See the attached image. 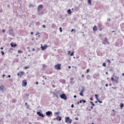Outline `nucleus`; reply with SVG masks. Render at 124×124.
<instances>
[{"label": "nucleus", "instance_id": "nucleus-1", "mask_svg": "<svg viewBox=\"0 0 124 124\" xmlns=\"http://www.w3.org/2000/svg\"><path fill=\"white\" fill-rule=\"evenodd\" d=\"M52 94H53V97H57V98H59V96H60V91H58L57 92H52Z\"/></svg>", "mask_w": 124, "mask_h": 124}, {"label": "nucleus", "instance_id": "nucleus-2", "mask_svg": "<svg viewBox=\"0 0 124 124\" xmlns=\"http://www.w3.org/2000/svg\"><path fill=\"white\" fill-rule=\"evenodd\" d=\"M65 123H68V124H71L72 123V119H70L69 117H65Z\"/></svg>", "mask_w": 124, "mask_h": 124}, {"label": "nucleus", "instance_id": "nucleus-3", "mask_svg": "<svg viewBox=\"0 0 124 124\" xmlns=\"http://www.w3.org/2000/svg\"><path fill=\"white\" fill-rule=\"evenodd\" d=\"M60 97L61 98H62V99H64V100H66V99H67V97L66 96V95H65V93H63L60 95Z\"/></svg>", "mask_w": 124, "mask_h": 124}, {"label": "nucleus", "instance_id": "nucleus-4", "mask_svg": "<svg viewBox=\"0 0 124 124\" xmlns=\"http://www.w3.org/2000/svg\"><path fill=\"white\" fill-rule=\"evenodd\" d=\"M25 75V72H19L18 73H17V76L19 77V78H21L22 76Z\"/></svg>", "mask_w": 124, "mask_h": 124}, {"label": "nucleus", "instance_id": "nucleus-5", "mask_svg": "<svg viewBox=\"0 0 124 124\" xmlns=\"http://www.w3.org/2000/svg\"><path fill=\"white\" fill-rule=\"evenodd\" d=\"M55 69L57 70H61V64H57L55 66Z\"/></svg>", "mask_w": 124, "mask_h": 124}, {"label": "nucleus", "instance_id": "nucleus-6", "mask_svg": "<svg viewBox=\"0 0 124 124\" xmlns=\"http://www.w3.org/2000/svg\"><path fill=\"white\" fill-rule=\"evenodd\" d=\"M102 44L105 45L106 43H108V39L107 38L105 37V39L102 41Z\"/></svg>", "mask_w": 124, "mask_h": 124}, {"label": "nucleus", "instance_id": "nucleus-7", "mask_svg": "<svg viewBox=\"0 0 124 124\" xmlns=\"http://www.w3.org/2000/svg\"><path fill=\"white\" fill-rule=\"evenodd\" d=\"M42 8H43V5H42V4L39 5L38 6V8H37L38 12H40V9H42Z\"/></svg>", "mask_w": 124, "mask_h": 124}, {"label": "nucleus", "instance_id": "nucleus-8", "mask_svg": "<svg viewBox=\"0 0 124 124\" xmlns=\"http://www.w3.org/2000/svg\"><path fill=\"white\" fill-rule=\"evenodd\" d=\"M37 114L38 115V116H39L40 117H42V118H44V117H45V115H44V114H43V113H41L40 112V111H38L37 112Z\"/></svg>", "mask_w": 124, "mask_h": 124}, {"label": "nucleus", "instance_id": "nucleus-9", "mask_svg": "<svg viewBox=\"0 0 124 124\" xmlns=\"http://www.w3.org/2000/svg\"><path fill=\"white\" fill-rule=\"evenodd\" d=\"M27 80H24L22 81V87H27Z\"/></svg>", "mask_w": 124, "mask_h": 124}, {"label": "nucleus", "instance_id": "nucleus-10", "mask_svg": "<svg viewBox=\"0 0 124 124\" xmlns=\"http://www.w3.org/2000/svg\"><path fill=\"white\" fill-rule=\"evenodd\" d=\"M46 116H51H51H52V115H53V113H52V111H47V112L46 113Z\"/></svg>", "mask_w": 124, "mask_h": 124}, {"label": "nucleus", "instance_id": "nucleus-11", "mask_svg": "<svg viewBox=\"0 0 124 124\" xmlns=\"http://www.w3.org/2000/svg\"><path fill=\"white\" fill-rule=\"evenodd\" d=\"M47 47H48V46H47V45H45L44 46H41V49H42V51H44V50H46V49L47 48Z\"/></svg>", "mask_w": 124, "mask_h": 124}, {"label": "nucleus", "instance_id": "nucleus-12", "mask_svg": "<svg viewBox=\"0 0 124 124\" xmlns=\"http://www.w3.org/2000/svg\"><path fill=\"white\" fill-rule=\"evenodd\" d=\"M11 46V47H14V48H15V47H17V44L16 43H14L13 42L11 43L10 44Z\"/></svg>", "mask_w": 124, "mask_h": 124}, {"label": "nucleus", "instance_id": "nucleus-13", "mask_svg": "<svg viewBox=\"0 0 124 124\" xmlns=\"http://www.w3.org/2000/svg\"><path fill=\"white\" fill-rule=\"evenodd\" d=\"M13 31H14V30H13V29L9 30V32L10 35H13Z\"/></svg>", "mask_w": 124, "mask_h": 124}, {"label": "nucleus", "instance_id": "nucleus-14", "mask_svg": "<svg viewBox=\"0 0 124 124\" xmlns=\"http://www.w3.org/2000/svg\"><path fill=\"white\" fill-rule=\"evenodd\" d=\"M73 80H74V78L72 77L70 78V84H72V85L74 84V81H73Z\"/></svg>", "mask_w": 124, "mask_h": 124}, {"label": "nucleus", "instance_id": "nucleus-15", "mask_svg": "<svg viewBox=\"0 0 124 124\" xmlns=\"http://www.w3.org/2000/svg\"><path fill=\"white\" fill-rule=\"evenodd\" d=\"M98 76H99V74H94L93 75V78L94 79H96V78H97V77H98Z\"/></svg>", "mask_w": 124, "mask_h": 124}, {"label": "nucleus", "instance_id": "nucleus-16", "mask_svg": "<svg viewBox=\"0 0 124 124\" xmlns=\"http://www.w3.org/2000/svg\"><path fill=\"white\" fill-rule=\"evenodd\" d=\"M59 82H60V83H62V84H65V80L64 79H60Z\"/></svg>", "mask_w": 124, "mask_h": 124}, {"label": "nucleus", "instance_id": "nucleus-17", "mask_svg": "<svg viewBox=\"0 0 124 124\" xmlns=\"http://www.w3.org/2000/svg\"><path fill=\"white\" fill-rule=\"evenodd\" d=\"M56 120L57 121H62V117L61 116H58L57 117H56Z\"/></svg>", "mask_w": 124, "mask_h": 124}, {"label": "nucleus", "instance_id": "nucleus-18", "mask_svg": "<svg viewBox=\"0 0 124 124\" xmlns=\"http://www.w3.org/2000/svg\"><path fill=\"white\" fill-rule=\"evenodd\" d=\"M93 31H97V27H96V26H94L93 27Z\"/></svg>", "mask_w": 124, "mask_h": 124}, {"label": "nucleus", "instance_id": "nucleus-19", "mask_svg": "<svg viewBox=\"0 0 124 124\" xmlns=\"http://www.w3.org/2000/svg\"><path fill=\"white\" fill-rule=\"evenodd\" d=\"M78 102H79V103H82V102H83V103H86V101L85 100H80Z\"/></svg>", "mask_w": 124, "mask_h": 124}, {"label": "nucleus", "instance_id": "nucleus-20", "mask_svg": "<svg viewBox=\"0 0 124 124\" xmlns=\"http://www.w3.org/2000/svg\"><path fill=\"white\" fill-rule=\"evenodd\" d=\"M71 13H72L71 10L68 9V10H67V13H68L69 14H71Z\"/></svg>", "mask_w": 124, "mask_h": 124}, {"label": "nucleus", "instance_id": "nucleus-21", "mask_svg": "<svg viewBox=\"0 0 124 124\" xmlns=\"http://www.w3.org/2000/svg\"><path fill=\"white\" fill-rule=\"evenodd\" d=\"M82 89L81 92V93H84V92H85V87H82Z\"/></svg>", "mask_w": 124, "mask_h": 124}, {"label": "nucleus", "instance_id": "nucleus-22", "mask_svg": "<svg viewBox=\"0 0 124 124\" xmlns=\"http://www.w3.org/2000/svg\"><path fill=\"white\" fill-rule=\"evenodd\" d=\"M0 91L3 92V87H2V86L0 87Z\"/></svg>", "mask_w": 124, "mask_h": 124}, {"label": "nucleus", "instance_id": "nucleus-23", "mask_svg": "<svg viewBox=\"0 0 124 124\" xmlns=\"http://www.w3.org/2000/svg\"><path fill=\"white\" fill-rule=\"evenodd\" d=\"M88 3H89V4H92V0H88Z\"/></svg>", "mask_w": 124, "mask_h": 124}, {"label": "nucleus", "instance_id": "nucleus-24", "mask_svg": "<svg viewBox=\"0 0 124 124\" xmlns=\"http://www.w3.org/2000/svg\"><path fill=\"white\" fill-rule=\"evenodd\" d=\"M123 107H124V104L123 103H121L120 104V108H121V109H122L123 108Z\"/></svg>", "mask_w": 124, "mask_h": 124}, {"label": "nucleus", "instance_id": "nucleus-25", "mask_svg": "<svg viewBox=\"0 0 124 124\" xmlns=\"http://www.w3.org/2000/svg\"><path fill=\"white\" fill-rule=\"evenodd\" d=\"M95 98L97 100H98V96L97 95V94H95Z\"/></svg>", "mask_w": 124, "mask_h": 124}, {"label": "nucleus", "instance_id": "nucleus-26", "mask_svg": "<svg viewBox=\"0 0 124 124\" xmlns=\"http://www.w3.org/2000/svg\"><path fill=\"white\" fill-rule=\"evenodd\" d=\"M91 104H92V106H95V105L93 103V102H90Z\"/></svg>", "mask_w": 124, "mask_h": 124}, {"label": "nucleus", "instance_id": "nucleus-27", "mask_svg": "<svg viewBox=\"0 0 124 124\" xmlns=\"http://www.w3.org/2000/svg\"><path fill=\"white\" fill-rule=\"evenodd\" d=\"M34 5H32V4H30L29 7H33Z\"/></svg>", "mask_w": 124, "mask_h": 124}, {"label": "nucleus", "instance_id": "nucleus-28", "mask_svg": "<svg viewBox=\"0 0 124 124\" xmlns=\"http://www.w3.org/2000/svg\"><path fill=\"white\" fill-rule=\"evenodd\" d=\"M114 81L115 83H119V80H118V79H115L114 80Z\"/></svg>", "mask_w": 124, "mask_h": 124}, {"label": "nucleus", "instance_id": "nucleus-29", "mask_svg": "<svg viewBox=\"0 0 124 124\" xmlns=\"http://www.w3.org/2000/svg\"><path fill=\"white\" fill-rule=\"evenodd\" d=\"M83 93L80 92L79 93V94H80V95H81V96H84V94Z\"/></svg>", "mask_w": 124, "mask_h": 124}, {"label": "nucleus", "instance_id": "nucleus-30", "mask_svg": "<svg viewBox=\"0 0 124 124\" xmlns=\"http://www.w3.org/2000/svg\"><path fill=\"white\" fill-rule=\"evenodd\" d=\"M59 30L60 31V32H62V27H60L59 28Z\"/></svg>", "mask_w": 124, "mask_h": 124}, {"label": "nucleus", "instance_id": "nucleus-31", "mask_svg": "<svg viewBox=\"0 0 124 124\" xmlns=\"http://www.w3.org/2000/svg\"><path fill=\"white\" fill-rule=\"evenodd\" d=\"M103 66L105 67V66H106V63H105V62L103 63Z\"/></svg>", "mask_w": 124, "mask_h": 124}, {"label": "nucleus", "instance_id": "nucleus-32", "mask_svg": "<svg viewBox=\"0 0 124 124\" xmlns=\"http://www.w3.org/2000/svg\"><path fill=\"white\" fill-rule=\"evenodd\" d=\"M52 28H55V27H56V25H55L54 23H53V24H52Z\"/></svg>", "mask_w": 124, "mask_h": 124}, {"label": "nucleus", "instance_id": "nucleus-33", "mask_svg": "<svg viewBox=\"0 0 124 124\" xmlns=\"http://www.w3.org/2000/svg\"><path fill=\"white\" fill-rule=\"evenodd\" d=\"M98 101V102H99V103H102V101H100L99 100V99H98V100H97Z\"/></svg>", "mask_w": 124, "mask_h": 124}, {"label": "nucleus", "instance_id": "nucleus-34", "mask_svg": "<svg viewBox=\"0 0 124 124\" xmlns=\"http://www.w3.org/2000/svg\"><path fill=\"white\" fill-rule=\"evenodd\" d=\"M28 68H30L29 66H26L24 67V69H28Z\"/></svg>", "mask_w": 124, "mask_h": 124}, {"label": "nucleus", "instance_id": "nucleus-35", "mask_svg": "<svg viewBox=\"0 0 124 124\" xmlns=\"http://www.w3.org/2000/svg\"><path fill=\"white\" fill-rule=\"evenodd\" d=\"M115 79L119 80V78L118 77H115Z\"/></svg>", "mask_w": 124, "mask_h": 124}, {"label": "nucleus", "instance_id": "nucleus-36", "mask_svg": "<svg viewBox=\"0 0 124 124\" xmlns=\"http://www.w3.org/2000/svg\"><path fill=\"white\" fill-rule=\"evenodd\" d=\"M26 107L27 109H30V105H28Z\"/></svg>", "mask_w": 124, "mask_h": 124}, {"label": "nucleus", "instance_id": "nucleus-37", "mask_svg": "<svg viewBox=\"0 0 124 124\" xmlns=\"http://www.w3.org/2000/svg\"><path fill=\"white\" fill-rule=\"evenodd\" d=\"M18 53L20 54V53H23V51L19 50H18Z\"/></svg>", "mask_w": 124, "mask_h": 124}, {"label": "nucleus", "instance_id": "nucleus-38", "mask_svg": "<svg viewBox=\"0 0 124 124\" xmlns=\"http://www.w3.org/2000/svg\"><path fill=\"white\" fill-rule=\"evenodd\" d=\"M1 55H2V56H3V55H4V52H3V51H1Z\"/></svg>", "mask_w": 124, "mask_h": 124}, {"label": "nucleus", "instance_id": "nucleus-39", "mask_svg": "<svg viewBox=\"0 0 124 124\" xmlns=\"http://www.w3.org/2000/svg\"><path fill=\"white\" fill-rule=\"evenodd\" d=\"M55 114H56V115H59V114H60V112H55Z\"/></svg>", "mask_w": 124, "mask_h": 124}, {"label": "nucleus", "instance_id": "nucleus-40", "mask_svg": "<svg viewBox=\"0 0 124 124\" xmlns=\"http://www.w3.org/2000/svg\"><path fill=\"white\" fill-rule=\"evenodd\" d=\"M13 103H15V102H16V99H13Z\"/></svg>", "mask_w": 124, "mask_h": 124}, {"label": "nucleus", "instance_id": "nucleus-41", "mask_svg": "<svg viewBox=\"0 0 124 124\" xmlns=\"http://www.w3.org/2000/svg\"><path fill=\"white\" fill-rule=\"evenodd\" d=\"M74 55V52H72L71 54H70V56H73Z\"/></svg>", "mask_w": 124, "mask_h": 124}, {"label": "nucleus", "instance_id": "nucleus-42", "mask_svg": "<svg viewBox=\"0 0 124 124\" xmlns=\"http://www.w3.org/2000/svg\"><path fill=\"white\" fill-rule=\"evenodd\" d=\"M75 31H75H76V30L72 29L71 32H72V31Z\"/></svg>", "mask_w": 124, "mask_h": 124}, {"label": "nucleus", "instance_id": "nucleus-43", "mask_svg": "<svg viewBox=\"0 0 124 124\" xmlns=\"http://www.w3.org/2000/svg\"><path fill=\"white\" fill-rule=\"evenodd\" d=\"M111 81H114L115 79H114V78L113 77H111Z\"/></svg>", "mask_w": 124, "mask_h": 124}, {"label": "nucleus", "instance_id": "nucleus-44", "mask_svg": "<svg viewBox=\"0 0 124 124\" xmlns=\"http://www.w3.org/2000/svg\"><path fill=\"white\" fill-rule=\"evenodd\" d=\"M115 46H119V43H115Z\"/></svg>", "mask_w": 124, "mask_h": 124}, {"label": "nucleus", "instance_id": "nucleus-45", "mask_svg": "<svg viewBox=\"0 0 124 124\" xmlns=\"http://www.w3.org/2000/svg\"><path fill=\"white\" fill-rule=\"evenodd\" d=\"M43 28H44V29H45V28H46V26L45 25H43Z\"/></svg>", "mask_w": 124, "mask_h": 124}, {"label": "nucleus", "instance_id": "nucleus-46", "mask_svg": "<svg viewBox=\"0 0 124 124\" xmlns=\"http://www.w3.org/2000/svg\"><path fill=\"white\" fill-rule=\"evenodd\" d=\"M71 108H74V104H72Z\"/></svg>", "mask_w": 124, "mask_h": 124}, {"label": "nucleus", "instance_id": "nucleus-47", "mask_svg": "<svg viewBox=\"0 0 124 124\" xmlns=\"http://www.w3.org/2000/svg\"><path fill=\"white\" fill-rule=\"evenodd\" d=\"M2 32H3V33H4V32H5V30L3 29L2 30Z\"/></svg>", "mask_w": 124, "mask_h": 124}, {"label": "nucleus", "instance_id": "nucleus-48", "mask_svg": "<svg viewBox=\"0 0 124 124\" xmlns=\"http://www.w3.org/2000/svg\"><path fill=\"white\" fill-rule=\"evenodd\" d=\"M86 71H87V73H89V72H90V70H89V69H88L86 70Z\"/></svg>", "mask_w": 124, "mask_h": 124}, {"label": "nucleus", "instance_id": "nucleus-49", "mask_svg": "<svg viewBox=\"0 0 124 124\" xmlns=\"http://www.w3.org/2000/svg\"><path fill=\"white\" fill-rule=\"evenodd\" d=\"M81 77L82 78H84V77H85V75H82Z\"/></svg>", "mask_w": 124, "mask_h": 124}, {"label": "nucleus", "instance_id": "nucleus-50", "mask_svg": "<svg viewBox=\"0 0 124 124\" xmlns=\"http://www.w3.org/2000/svg\"><path fill=\"white\" fill-rule=\"evenodd\" d=\"M75 120H76L77 121H78V117H76L75 118Z\"/></svg>", "mask_w": 124, "mask_h": 124}, {"label": "nucleus", "instance_id": "nucleus-51", "mask_svg": "<svg viewBox=\"0 0 124 124\" xmlns=\"http://www.w3.org/2000/svg\"><path fill=\"white\" fill-rule=\"evenodd\" d=\"M99 37H101L102 36V34H100L99 35Z\"/></svg>", "mask_w": 124, "mask_h": 124}, {"label": "nucleus", "instance_id": "nucleus-52", "mask_svg": "<svg viewBox=\"0 0 124 124\" xmlns=\"http://www.w3.org/2000/svg\"><path fill=\"white\" fill-rule=\"evenodd\" d=\"M8 78H10V77H11V76L10 75H9L8 76Z\"/></svg>", "mask_w": 124, "mask_h": 124}, {"label": "nucleus", "instance_id": "nucleus-53", "mask_svg": "<svg viewBox=\"0 0 124 124\" xmlns=\"http://www.w3.org/2000/svg\"><path fill=\"white\" fill-rule=\"evenodd\" d=\"M112 89H114V90H116V89H117V88H116V87H112Z\"/></svg>", "mask_w": 124, "mask_h": 124}, {"label": "nucleus", "instance_id": "nucleus-54", "mask_svg": "<svg viewBox=\"0 0 124 124\" xmlns=\"http://www.w3.org/2000/svg\"><path fill=\"white\" fill-rule=\"evenodd\" d=\"M74 98H76V97H77V96H76V95H75L74 96Z\"/></svg>", "mask_w": 124, "mask_h": 124}, {"label": "nucleus", "instance_id": "nucleus-55", "mask_svg": "<svg viewBox=\"0 0 124 124\" xmlns=\"http://www.w3.org/2000/svg\"><path fill=\"white\" fill-rule=\"evenodd\" d=\"M107 62H110V60H107Z\"/></svg>", "mask_w": 124, "mask_h": 124}, {"label": "nucleus", "instance_id": "nucleus-56", "mask_svg": "<svg viewBox=\"0 0 124 124\" xmlns=\"http://www.w3.org/2000/svg\"><path fill=\"white\" fill-rule=\"evenodd\" d=\"M38 84H39L38 82V81H36V85H38Z\"/></svg>", "mask_w": 124, "mask_h": 124}, {"label": "nucleus", "instance_id": "nucleus-57", "mask_svg": "<svg viewBox=\"0 0 124 124\" xmlns=\"http://www.w3.org/2000/svg\"><path fill=\"white\" fill-rule=\"evenodd\" d=\"M10 82H13V80L11 79H10Z\"/></svg>", "mask_w": 124, "mask_h": 124}, {"label": "nucleus", "instance_id": "nucleus-58", "mask_svg": "<svg viewBox=\"0 0 124 124\" xmlns=\"http://www.w3.org/2000/svg\"><path fill=\"white\" fill-rule=\"evenodd\" d=\"M52 87L53 88H56V86H55V85H52Z\"/></svg>", "mask_w": 124, "mask_h": 124}, {"label": "nucleus", "instance_id": "nucleus-59", "mask_svg": "<svg viewBox=\"0 0 124 124\" xmlns=\"http://www.w3.org/2000/svg\"><path fill=\"white\" fill-rule=\"evenodd\" d=\"M32 51H35V48H32Z\"/></svg>", "mask_w": 124, "mask_h": 124}, {"label": "nucleus", "instance_id": "nucleus-60", "mask_svg": "<svg viewBox=\"0 0 124 124\" xmlns=\"http://www.w3.org/2000/svg\"><path fill=\"white\" fill-rule=\"evenodd\" d=\"M105 86H106V87H108V84H106L105 85Z\"/></svg>", "mask_w": 124, "mask_h": 124}, {"label": "nucleus", "instance_id": "nucleus-61", "mask_svg": "<svg viewBox=\"0 0 124 124\" xmlns=\"http://www.w3.org/2000/svg\"><path fill=\"white\" fill-rule=\"evenodd\" d=\"M108 21H111V19H110V18L108 19Z\"/></svg>", "mask_w": 124, "mask_h": 124}, {"label": "nucleus", "instance_id": "nucleus-62", "mask_svg": "<svg viewBox=\"0 0 124 124\" xmlns=\"http://www.w3.org/2000/svg\"><path fill=\"white\" fill-rule=\"evenodd\" d=\"M31 35L33 34V32H31Z\"/></svg>", "mask_w": 124, "mask_h": 124}, {"label": "nucleus", "instance_id": "nucleus-63", "mask_svg": "<svg viewBox=\"0 0 124 124\" xmlns=\"http://www.w3.org/2000/svg\"><path fill=\"white\" fill-rule=\"evenodd\" d=\"M2 77H5V75H2Z\"/></svg>", "mask_w": 124, "mask_h": 124}, {"label": "nucleus", "instance_id": "nucleus-64", "mask_svg": "<svg viewBox=\"0 0 124 124\" xmlns=\"http://www.w3.org/2000/svg\"><path fill=\"white\" fill-rule=\"evenodd\" d=\"M68 54H70V51H69L68 52Z\"/></svg>", "mask_w": 124, "mask_h": 124}]
</instances>
